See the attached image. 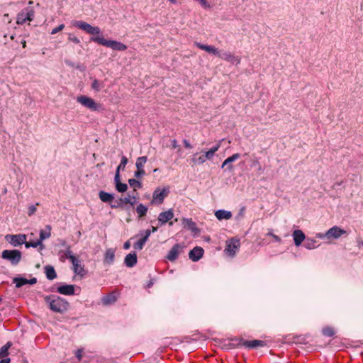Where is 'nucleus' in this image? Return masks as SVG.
Listing matches in <instances>:
<instances>
[{"label": "nucleus", "instance_id": "56", "mask_svg": "<svg viewBox=\"0 0 363 363\" xmlns=\"http://www.w3.org/2000/svg\"><path fill=\"white\" fill-rule=\"evenodd\" d=\"M130 247V241H126L123 245V248L125 250H128Z\"/></svg>", "mask_w": 363, "mask_h": 363}, {"label": "nucleus", "instance_id": "17", "mask_svg": "<svg viewBox=\"0 0 363 363\" xmlns=\"http://www.w3.org/2000/svg\"><path fill=\"white\" fill-rule=\"evenodd\" d=\"M240 157V155L239 153H235L230 157H228L227 159L224 160L223 162L221 167L223 168L224 167H227V169L228 171H232L233 169V165L232 164V162H235Z\"/></svg>", "mask_w": 363, "mask_h": 363}, {"label": "nucleus", "instance_id": "20", "mask_svg": "<svg viewBox=\"0 0 363 363\" xmlns=\"http://www.w3.org/2000/svg\"><path fill=\"white\" fill-rule=\"evenodd\" d=\"M137 255L135 252L129 253L125 257L124 263L128 267H133L137 263Z\"/></svg>", "mask_w": 363, "mask_h": 363}, {"label": "nucleus", "instance_id": "40", "mask_svg": "<svg viewBox=\"0 0 363 363\" xmlns=\"http://www.w3.org/2000/svg\"><path fill=\"white\" fill-rule=\"evenodd\" d=\"M128 162V158L124 155L122 156L121 162H120L119 165L118 166L116 171L120 172L121 170H124Z\"/></svg>", "mask_w": 363, "mask_h": 363}, {"label": "nucleus", "instance_id": "30", "mask_svg": "<svg viewBox=\"0 0 363 363\" xmlns=\"http://www.w3.org/2000/svg\"><path fill=\"white\" fill-rule=\"evenodd\" d=\"M99 198L103 202L105 203H111L114 199L113 194L103 191L99 192Z\"/></svg>", "mask_w": 363, "mask_h": 363}, {"label": "nucleus", "instance_id": "36", "mask_svg": "<svg viewBox=\"0 0 363 363\" xmlns=\"http://www.w3.org/2000/svg\"><path fill=\"white\" fill-rule=\"evenodd\" d=\"M11 345V344L10 342H8L0 348V359L4 358L8 355V350Z\"/></svg>", "mask_w": 363, "mask_h": 363}, {"label": "nucleus", "instance_id": "21", "mask_svg": "<svg viewBox=\"0 0 363 363\" xmlns=\"http://www.w3.org/2000/svg\"><path fill=\"white\" fill-rule=\"evenodd\" d=\"M57 291L64 295H74L75 289L74 285H64L57 288Z\"/></svg>", "mask_w": 363, "mask_h": 363}, {"label": "nucleus", "instance_id": "54", "mask_svg": "<svg viewBox=\"0 0 363 363\" xmlns=\"http://www.w3.org/2000/svg\"><path fill=\"white\" fill-rule=\"evenodd\" d=\"M114 182H115L116 185L117 184H118V182H121V180H120V172H118V171H116V174H115V177H114Z\"/></svg>", "mask_w": 363, "mask_h": 363}, {"label": "nucleus", "instance_id": "8", "mask_svg": "<svg viewBox=\"0 0 363 363\" xmlns=\"http://www.w3.org/2000/svg\"><path fill=\"white\" fill-rule=\"evenodd\" d=\"M5 239L13 247H17L25 244L26 240V235L24 234L18 235H6Z\"/></svg>", "mask_w": 363, "mask_h": 363}, {"label": "nucleus", "instance_id": "64", "mask_svg": "<svg viewBox=\"0 0 363 363\" xmlns=\"http://www.w3.org/2000/svg\"><path fill=\"white\" fill-rule=\"evenodd\" d=\"M111 208H117L118 206V205H111Z\"/></svg>", "mask_w": 363, "mask_h": 363}, {"label": "nucleus", "instance_id": "15", "mask_svg": "<svg viewBox=\"0 0 363 363\" xmlns=\"http://www.w3.org/2000/svg\"><path fill=\"white\" fill-rule=\"evenodd\" d=\"M71 262L73 265V271L75 274L81 276L85 274V270L80 259L77 257H72Z\"/></svg>", "mask_w": 363, "mask_h": 363}, {"label": "nucleus", "instance_id": "62", "mask_svg": "<svg viewBox=\"0 0 363 363\" xmlns=\"http://www.w3.org/2000/svg\"><path fill=\"white\" fill-rule=\"evenodd\" d=\"M153 284L152 281H150V283L147 284V287L152 286Z\"/></svg>", "mask_w": 363, "mask_h": 363}, {"label": "nucleus", "instance_id": "41", "mask_svg": "<svg viewBox=\"0 0 363 363\" xmlns=\"http://www.w3.org/2000/svg\"><path fill=\"white\" fill-rule=\"evenodd\" d=\"M147 240L145 239L141 238L138 242H136L134 244L133 247L135 250H141L143 248Z\"/></svg>", "mask_w": 363, "mask_h": 363}, {"label": "nucleus", "instance_id": "6", "mask_svg": "<svg viewBox=\"0 0 363 363\" xmlns=\"http://www.w3.org/2000/svg\"><path fill=\"white\" fill-rule=\"evenodd\" d=\"M169 191L168 187H165L162 189L157 188L153 192L152 200L151 203L162 204L164 199L167 196Z\"/></svg>", "mask_w": 363, "mask_h": 363}, {"label": "nucleus", "instance_id": "18", "mask_svg": "<svg viewBox=\"0 0 363 363\" xmlns=\"http://www.w3.org/2000/svg\"><path fill=\"white\" fill-rule=\"evenodd\" d=\"M294 242L296 246H299L306 239V235L301 230H295L292 234Z\"/></svg>", "mask_w": 363, "mask_h": 363}, {"label": "nucleus", "instance_id": "10", "mask_svg": "<svg viewBox=\"0 0 363 363\" xmlns=\"http://www.w3.org/2000/svg\"><path fill=\"white\" fill-rule=\"evenodd\" d=\"M346 231L340 227L335 225L332 228H330L329 230H327V235H328V240H330L331 239H338L340 238L342 235L345 234Z\"/></svg>", "mask_w": 363, "mask_h": 363}, {"label": "nucleus", "instance_id": "47", "mask_svg": "<svg viewBox=\"0 0 363 363\" xmlns=\"http://www.w3.org/2000/svg\"><path fill=\"white\" fill-rule=\"evenodd\" d=\"M65 28V25L64 24H60L59 26L53 28L51 31V34L52 35H55L56 33H57L58 32L62 30Z\"/></svg>", "mask_w": 363, "mask_h": 363}, {"label": "nucleus", "instance_id": "5", "mask_svg": "<svg viewBox=\"0 0 363 363\" xmlns=\"http://www.w3.org/2000/svg\"><path fill=\"white\" fill-rule=\"evenodd\" d=\"M1 257L9 261L12 265H17L21 260L22 254L18 250H5L1 252Z\"/></svg>", "mask_w": 363, "mask_h": 363}, {"label": "nucleus", "instance_id": "4", "mask_svg": "<svg viewBox=\"0 0 363 363\" xmlns=\"http://www.w3.org/2000/svg\"><path fill=\"white\" fill-rule=\"evenodd\" d=\"M76 100L82 106L92 111H99L101 107V106L97 104L93 99L84 95L78 96Z\"/></svg>", "mask_w": 363, "mask_h": 363}, {"label": "nucleus", "instance_id": "35", "mask_svg": "<svg viewBox=\"0 0 363 363\" xmlns=\"http://www.w3.org/2000/svg\"><path fill=\"white\" fill-rule=\"evenodd\" d=\"M116 301V296H104L101 299V303L104 306H109L114 303Z\"/></svg>", "mask_w": 363, "mask_h": 363}, {"label": "nucleus", "instance_id": "58", "mask_svg": "<svg viewBox=\"0 0 363 363\" xmlns=\"http://www.w3.org/2000/svg\"><path fill=\"white\" fill-rule=\"evenodd\" d=\"M0 363H10V359L9 358H6V359L2 358V359L0 361Z\"/></svg>", "mask_w": 363, "mask_h": 363}, {"label": "nucleus", "instance_id": "37", "mask_svg": "<svg viewBox=\"0 0 363 363\" xmlns=\"http://www.w3.org/2000/svg\"><path fill=\"white\" fill-rule=\"evenodd\" d=\"M103 87H104L103 82H101L96 79L93 80V82L91 83V88L94 91H99Z\"/></svg>", "mask_w": 363, "mask_h": 363}, {"label": "nucleus", "instance_id": "59", "mask_svg": "<svg viewBox=\"0 0 363 363\" xmlns=\"http://www.w3.org/2000/svg\"><path fill=\"white\" fill-rule=\"evenodd\" d=\"M150 230H151V233H155L157 230V228L155 227V226H152Z\"/></svg>", "mask_w": 363, "mask_h": 363}, {"label": "nucleus", "instance_id": "50", "mask_svg": "<svg viewBox=\"0 0 363 363\" xmlns=\"http://www.w3.org/2000/svg\"><path fill=\"white\" fill-rule=\"evenodd\" d=\"M121 201L125 203V204H128V203H130V205H133L134 204V202L133 201H130V196H128V197H125L123 199H121Z\"/></svg>", "mask_w": 363, "mask_h": 363}, {"label": "nucleus", "instance_id": "9", "mask_svg": "<svg viewBox=\"0 0 363 363\" xmlns=\"http://www.w3.org/2000/svg\"><path fill=\"white\" fill-rule=\"evenodd\" d=\"M183 249L184 245L182 244H175L167 255L166 258L170 262L175 261L179 255L183 252Z\"/></svg>", "mask_w": 363, "mask_h": 363}, {"label": "nucleus", "instance_id": "63", "mask_svg": "<svg viewBox=\"0 0 363 363\" xmlns=\"http://www.w3.org/2000/svg\"><path fill=\"white\" fill-rule=\"evenodd\" d=\"M26 41H23V42L22 43V45H23V48H25V47H26Z\"/></svg>", "mask_w": 363, "mask_h": 363}, {"label": "nucleus", "instance_id": "3", "mask_svg": "<svg viewBox=\"0 0 363 363\" xmlns=\"http://www.w3.org/2000/svg\"><path fill=\"white\" fill-rule=\"evenodd\" d=\"M35 16V11L33 7L28 6L22 9L16 16V23L23 25L26 21H32Z\"/></svg>", "mask_w": 363, "mask_h": 363}, {"label": "nucleus", "instance_id": "38", "mask_svg": "<svg viewBox=\"0 0 363 363\" xmlns=\"http://www.w3.org/2000/svg\"><path fill=\"white\" fill-rule=\"evenodd\" d=\"M128 184L131 187L134 188V191L142 187L141 182L135 179H129Z\"/></svg>", "mask_w": 363, "mask_h": 363}, {"label": "nucleus", "instance_id": "44", "mask_svg": "<svg viewBox=\"0 0 363 363\" xmlns=\"http://www.w3.org/2000/svg\"><path fill=\"white\" fill-rule=\"evenodd\" d=\"M68 40H69V41L72 42L75 44L80 43V40L77 36H75L74 35H73L72 33H69Z\"/></svg>", "mask_w": 363, "mask_h": 363}, {"label": "nucleus", "instance_id": "51", "mask_svg": "<svg viewBox=\"0 0 363 363\" xmlns=\"http://www.w3.org/2000/svg\"><path fill=\"white\" fill-rule=\"evenodd\" d=\"M143 238L145 239L146 240H148L149 237L151 235V230L150 229H147L146 230H145L143 232Z\"/></svg>", "mask_w": 363, "mask_h": 363}, {"label": "nucleus", "instance_id": "28", "mask_svg": "<svg viewBox=\"0 0 363 363\" xmlns=\"http://www.w3.org/2000/svg\"><path fill=\"white\" fill-rule=\"evenodd\" d=\"M221 144V140L216 143L213 147L206 151V156L208 158L213 159L215 153L219 150Z\"/></svg>", "mask_w": 363, "mask_h": 363}, {"label": "nucleus", "instance_id": "60", "mask_svg": "<svg viewBox=\"0 0 363 363\" xmlns=\"http://www.w3.org/2000/svg\"><path fill=\"white\" fill-rule=\"evenodd\" d=\"M172 4H177V0H169Z\"/></svg>", "mask_w": 363, "mask_h": 363}, {"label": "nucleus", "instance_id": "2", "mask_svg": "<svg viewBox=\"0 0 363 363\" xmlns=\"http://www.w3.org/2000/svg\"><path fill=\"white\" fill-rule=\"evenodd\" d=\"M45 299L53 311L62 313L68 307L67 301L60 296H45Z\"/></svg>", "mask_w": 363, "mask_h": 363}, {"label": "nucleus", "instance_id": "43", "mask_svg": "<svg viewBox=\"0 0 363 363\" xmlns=\"http://www.w3.org/2000/svg\"><path fill=\"white\" fill-rule=\"evenodd\" d=\"M39 203H36L35 205H30L28 206V215L29 216H31L32 215H33L36 211H37V206H38Z\"/></svg>", "mask_w": 363, "mask_h": 363}, {"label": "nucleus", "instance_id": "61", "mask_svg": "<svg viewBox=\"0 0 363 363\" xmlns=\"http://www.w3.org/2000/svg\"><path fill=\"white\" fill-rule=\"evenodd\" d=\"M358 246L359 247L363 246V240L358 242Z\"/></svg>", "mask_w": 363, "mask_h": 363}, {"label": "nucleus", "instance_id": "13", "mask_svg": "<svg viewBox=\"0 0 363 363\" xmlns=\"http://www.w3.org/2000/svg\"><path fill=\"white\" fill-rule=\"evenodd\" d=\"M174 218V212L172 209L161 212L158 216V223L160 225H164Z\"/></svg>", "mask_w": 363, "mask_h": 363}, {"label": "nucleus", "instance_id": "45", "mask_svg": "<svg viewBox=\"0 0 363 363\" xmlns=\"http://www.w3.org/2000/svg\"><path fill=\"white\" fill-rule=\"evenodd\" d=\"M267 235L272 237L274 239V240L278 243L282 242L281 238L279 237L278 235L274 234L272 231H269L267 233Z\"/></svg>", "mask_w": 363, "mask_h": 363}, {"label": "nucleus", "instance_id": "26", "mask_svg": "<svg viewBox=\"0 0 363 363\" xmlns=\"http://www.w3.org/2000/svg\"><path fill=\"white\" fill-rule=\"evenodd\" d=\"M264 342L262 340H255L251 341H245L243 345L248 348H255L257 347H263Z\"/></svg>", "mask_w": 363, "mask_h": 363}, {"label": "nucleus", "instance_id": "48", "mask_svg": "<svg viewBox=\"0 0 363 363\" xmlns=\"http://www.w3.org/2000/svg\"><path fill=\"white\" fill-rule=\"evenodd\" d=\"M65 257L69 259L71 262L72 261V257H76L73 255L72 251L69 249H68L65 253Z\"/></svg>", "mask_w": 363, "mask_h": 363}, {"label": "nucleus", "instance_id": "16", "mask_svg": "<svg viewBox=\"0 0 363 363\" xmlns=\"http://www.w3.org/2000/svg\"><path fill=\"white\" fill-rule=\"evenodd\" d=\"M203 252L204 250L202 247H195L189 252V257L192 261L197 262L202 257Z\"/></svg>", "mask_w": 363, "mask_h": 363}, {"label": "nucleus", "instance_id": "7", "mask_svg": "<svg viewBox=\"0 0 363 363\" xmlns=\"http://www.w3.org/2000/svg\"><path fill=\"white\" fill-rule=\"evenodd\" d=\"M240 247V242L239 239L231 238L226 242V247L225 252L229 256L233 257L235 255L237 251Z\"/></svg>", "mask_w": 363, "mask_h": 363}, {"label": "nucleus", "instance_id": "42", "mask_svg": "<svg viewBox=\"0 0 363 363\" xmlns=\"http://www.w3.org/2000/svg\"><path fill=\"white\" fill-rule=\"evenodd\" d=\"M116 189L120 193H123L127 191L128 186L125 183L118 182V184L116 185Z\"/></svg>", "mask_w": 363, "mask_h": 363}, {"label": "nucleus", "instance_id": "23", "mask_svg": "<svg viewBox=\"0 0 363 363\" xmlns=\"http://www.w3.org/2000/svg\"><path fill=\"white\" fill-rule=\"evenodd\" d=\"M215 216L219 220H229L232 218L231 212L226 210H218L215 212Z\"/></svg>", "mask_w": 363, "mask_h": 363}, {"label": "nucleus", "instance_id": "14", "mask_svg": "<svg viewBox=\"0 0 363 363\" xmlns=\"http://www.w3.org/2000/svg\"><path fill=\"white\" fill-rule=\"evenodd\" d=\"M202 154L199 155L198 152H196L193 155L191 158V162L195 165H200L206 162V160H211V158H208L206 156V151H202Z\"/></svg>", "mask_w": 363, "mask_h": 363}, {"label": "nucleus", "instance_id": "22", "mask_svg": "<svg viewBox=\"0 0 363 363\" xmlns=\"http://www.w3.org/2000/svg\"><path fill=\"white\" fill-rule=\"evenodd\" d=\"M183 225L185 228H188L192 233L196 234L199 232V230L196 225V223L189 218H184L182 220Z\"/></svg>", "mask_w": 363, "mask_h": 363}, {"label": "nucleus", "instance_id": "57", "mask_svg": "<svg viewBox=\"0 0 363 363\" xmlns=\"http://www.w3.org/2000/svg\"><path fill=\"white\" fill-rule=\"evenodd\" d=\"M172 145L173 148H177L178 147L177 141L176 140H173L172 141Z\"/></svg>", "mask_w": 363, "mask_h": 363}, {"label": "nucleus", "instance_id": "25", "mask_svg": "<svg viewBox=\"0 0 363 363\" xmlns=\"http://www.w3.org/2000/svg\"><path fill=\"white\" fill-rule=\"evenodd\" d=\"M303 247L308 250H313L318 247L317 241L314 238H306Z\"/></svg>", "mask_w": 363, "mask_h": 363}, {"label": "nucleus", "instance_id": "53", "mask_svg": "<svg viewBox=\"0 0 363 363\" xmlns=\"http://www.w3.org/2000/svg\"><path fill=\"white\" fill-rule=\"evenodd\" d=\"M82 354H83V350L82 349H79V350H77L76 351L75 355H76L77 358L78 359V360H81L82 359Z\"/></svg>", "mask_w": 363, "mask_h": 363}, {"label": "nucleus", "instance_id": "27", "mask_svg": "<svg viewBox=\"0 0 363 363\" xmlns=\"http://www.w3.org/2000/svg\"><path fill=\"white\" fill-rule=\"evenodd\" d=\"M51 236V227L48 225L45 226L44 230H41L40 231V239L39 240L43 242V240L49 238Z\"/></svg>", "mask_w": 363, "mask_h": 363}, {"label": "nucleus", "instance_id": "19", "mask_svg": "<svg viewBox=\"0 0 363 363\" xmlns=\"http://www.w3.org/2000/svg\"><path fill=\"white\" fill-rule=\"evenodd\" d=\"M13 282L16 284V287H21L25 284H34L37 282L36 278L27 279L23 277L15 278Z\"/></svg>", "mask_w": 363, "mask_h": 363}, {"label": "nucleus", "instance_id": "52", "mask_svg": "<svg viewBox=\"0 0 363 363\" xmlns=\"http://www.w3.org/2000/svg\"><path fill=\"white\" fill-rule=\"evenodd\" d=\"M252 167H257L259 170H261V165L257 159L253 160L252 161Z\"/></svg>", "mask_w": 363, "mask_h": 363}, {"label": "nucleus", "instance_id": "31", "mask_svg": "<svg viewBox=\"0 0 363 363\" xmlns=\"http://www.w3.org/2000/svg\"><path fill=\"white\" fill-rule=\"evenodd\" d=\"M45 272L46 277L50 280H52L57 277L55 270L52 266H46L45 267Z\"/></svg>", "mask_w": 363, "mask_h": 363}, {"label": "nucleus", "instance_id": "34", "mask_svg": "<svg viewBox=\"0 0 363 363\" xmlns=\"http://www.w3.org/2000/svg\"><path fill=\"white\" fill-rule=\"evenodd\" d=\"M136 212L140 218L143 217L147 212V208L143 203H140L136 208Z\"/></svg>", "mask_w": 363, "mask_h": 363}, {"label": "nucleus", "instance_id": "29", "mask_svg": "<svg viewBox=\"0 0 363 363\" xmlns=\"http://www.w3.org/2000/svg\"><path fill=\"white\" fill-rule=\"evenodd\" d=\"M221 144V140L216 143L213 147L206 151V156L208 158L213 159L215 153L219 150Z\"/></svg>", "mask_w": 363, "mask_h": 363}, {"label": "nucleus", "instance_id": "55", "mask_svg": "<svg viewBox=\"0 0 363 363\" xmlns=\"http://www.w3.org/2000/svg\"><path fill=\"white\" fill-rule=\"evenodd\" d=\"M183 143L186 148H189V149L192 148L191 143L187 140H184Z\"/></svg>", "mask_w": 363, "mask_h": 363}, {"label": "nucleus", "instance_id": "46", "mask_svg": "<svg viewBox=\"0 0 363 363\" xmlns=\"http://www.w3.org/2000/svg\"><path fill=\"white\" fill-rule=\"evenodd\" d=\"M145 174V171L144 169H137V171L135 172L134 176L136 178H141Z\"/></svg>", "mask_w": 363, "mask_h": 363}, {"label": "nucleus", "instance_id": "33", "mask_svg": "<svg viewBox=\"0 0 363 363\" xmlns=\"http://www.w3.org/2000/svg\"><path fill=\"white\" fill-rule=\"evenodd\" d=\"M147 161V157L146 156L139 157L135 162V166L137 169H144V166Z\"/></svg>", "mask_w": 363, "mask_h": 363}, {"label": "nucleus", "instance_id": "49", "mask_svg": "<svg viewBox=\"0 0 363 363\" xmlns=\"http://www.w3.org/2000/svg\"><path fill=\"white\" fill-rule=\"evenodd\" d=\"M315 238L319 239H327L328 240V235H327V231L325 233H318L315 234Z\"/></svg>", "mask_w": 363, "mask_h": 363}, {"label": "nucleus", "instance_id": "1", "mask_svg": "<svg viewBox=\"0 0 363 363\" xmlns=\"http://www.w3.org/2000/svg\"><path fill=\"white\" fill-rule=\"evenodd\" d=\"M72 25L79 29H81L86 33L93 35L91 37V41L99 45L111 48L113 50L124 51L127 49V46L118 41L106 40L101 33L100 28L92 26L89 23L83 21H73Z\"/></svg>", "mask_w": 363, "mask_h": 363}, {"label": "nucleus", "instance_id": "32", "mask_svg": "<svg viewBox=\"0 0 363 363\" xmlns=\"http://www.w3.org/2000/svg\"><path fill=\"white\" fill-rule=\"evenodd\" d=\"M25 246L26 248H29L30 247H37L38 246L40 247V250H43L44 248V245L39 240H36V241H28V242H27L26 240Z\"/></svg>", "mask_w": 363, "mask_h": 363}, {"label": "nucleus", "instance_id": "39", "mask_svg": "<svg viewBox=\"0 0 363 363\" xmlns=\"http://www.w3.org/2000/svg\"><path fill=\"white\" fill-rule=\"evenodd\" d=\"M322 333L325 336L332 337L335 335V330L333 328L327 326L323 328Z\"/></svg>", "mask_w": 363, "mask_h": 363}, {"label": "nucleus", "instance_id": "24", "mask_svg": "<svg viewBox=\"0 0 363 363\" xmlns=\"http://www.w3.org/2000/svg\"><path fill=\"white\" fill-rule=\"evenodd\" d=\"M115 258V250L109 248L106 250L104 256V262L111 264L113 262Z\"/></svg>", "mask_w": 363, "mask_h": 363}, {"label": "nucleus", "instance_id": "12", "mask_svg": "<svg viewBox=\"0 0 363 363\" xmlns=\"http://www.w3.org/2000/svg\"><path fill=\"white\" fill-rule=\"evenodd\" d=\"M220 58L236 65H239L241 61L240 57L235 56L230 52H221Z\"/></svg>", "mask_w": 363, "mask_h": 363}, {"label": "nucleus", "instance_id": "11", "mask_svg": "<svg viewBox=\"0 0 363 363\" xmlns=\"http://www.w3.org/2000/svg\"><path fill=\"white\" fill-rule=\"evenodd\" d=\"M194 45L201 50H205L206 52L217 56L220 58L221 51L213 45H208L201 44L199 42H195Z\"/></svg>", "mask_w": 363, "mask_h": 363}]
</instances>
